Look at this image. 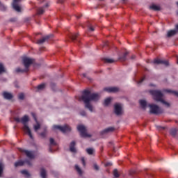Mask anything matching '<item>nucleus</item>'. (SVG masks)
Listing matches in <instances>:
<instances>
[{"label": "nucleus", "instance_id": "obj_8", "mask_svg": "<svg viewBox=\"0 0 178 178\" xmlns=\"http://www.w3.org/2000/svg\"><path fill=\"white\" fill-rule=\"evenodd\" d=\"M26 164L28 166H31V161L29 159H25L24 161H19L15 163V168H17V166H23V165Z\"/></svg>", "mask_w": 178, "mask_h": 178}, {"label": "nucleus", "instance_id": "obj_23", "mask_svg": "<svg viewBox=\"0 0 178 178\" xmlns=\"http://www.w3.org/2000/svg\"><path fill=\"white\" fill-rule=\"evenodd\" d=\"M69 37L72 41H75V40L77 39V37H79V33H70Z\"/></svg>", "mask_w": 178, "mask_h": 178}, {"label": "nucleus", "instance_id": "obj_22", "mask_svg": "<svg viewBox=\"0 0 178 178\" xmlns=\"http://www.w3.org/2000/svg\"><path fill=\"white\" fill-rule=\"evenodd\" d=\"M178 129L177 128H172L170 131V134L172 137L176 136V134H177Z\"/></svg>", "mask_w": 178, "mask_h": 178}, {"label": "nucleus", "instance_id": "obj_48", "mask_svg": "<svg viewBox=\"0 0 178 178\" xmlns=\"http://www.w3.org/2000/svg\"><path fill=\"white\" fill-rule=\"evenodd\" d=\"M105 166H112V163H106L105 164Z\"/></svg>", "mask_w": 178, "mask_h": 178}, {"label": "nucleus", "instance_id": "obj_51", "mask_svg": "<svg viewBox=\"0 0 178 178\" xmlns=\"http://www.w3.org/2000/svg\"><path fill=\"white\" fill-rule=\"evenodd\" d=\"M83 77H87V74H83Z\"/></svg>", "mask_w": 178, "mask_h": 178}, {"label": "nucleus", "instance_id": "obj_3", "mask_svg": "<svg viewBox=\"0 0 178 178\" xmlns=\"http://www.w3.org/2000/svg\"><path fill=\"white\" fill-rule=\"evenodd\" d=\"M35 61L34 58H30L29 57H24L22 59V63L24 66V69H21L19 67L16 69L17 73H27L29 72V68L33 63Z\"/></svg>", "mask_w": 178, "mask_h": 178}, {"label": "nucleus", "instance_id": "obj_4", "mask_svg": "<svg viewBox=\"0 0 178 178\" xmlns=\"http://www.w3.org/2000/svg\"><path fill=\"white\" fill-rule=\"evenodd\" d=\"M21 122L24 124V127H23L24 131L28 134V136H29L30 138L33 140V134H31V130L29 127V125H27V122H29V116L24 115L21 119Z\"/></svg>", "mask_w": 178, "mask_h": 178}, {"label": "nucleus", "instance_id": "obj_39", "mask_svg": "<svg viewBox=\"0 0 178 178\" xmlns=\"http://www.w3.org/2000/svg\"><path fill=\"white\" fill-rule=\"evenodd\" d=\"M113 176L114 177H119V172H118L117 169L113 170Z\"/></svg>", "mask_w": 178, "mask_h": 178}, {"label": "nucleus", "instance_id": "obj_30", "mask_svg": "<svg viewBox=\"0 0 178 178\" xmlns=\"http://www.w3.org/2000/svg\"><path fill=\"white\" fill-rule=\"evenodd\" d=\"M103 60L106 63H113V62H115V60H113L112 58H104Z\"/></svg>", "mask_w": 178, "mask_h": 178}, {"label": "nucleus", "instance_id": "obj_35", "mask_svg": "<svg viewBox=\"0 0 178 178\" xmlns=\"http://www.w3.org/2000/svg\"><path fill=\"white\" fill-rule=\"evenodd\" d=\"M7 7L2 4V3L0 2V10H2L3 12H5V10H6Z\"/></svg>", "mask_w": 178, "mask_h": 178}, {"label": "nucleus", "instance_id": "obj_17", "mask_svg": "<svg viewBox=\"0 0 178 178\" xmlns=\"http://www.w3.org/2000/svg\"><path fill=\"white\" fill-rule=\"evenodd\" d=\"M75 147H76V142L75 141L71 142L70 145V151L74 153L77 152V150L76 149Z\"/></svg>", "mask_w": 178, "mask_h": 178}, {"label": "nucleus", "instance_id": "obj_14", "mask_svg": "<svg viewBox=\"0 0 178 178\" xmlns=\"http://www.w3.org/2000/svg\"><path fill=\"white\" fill-rule=\"evenodd\" d=\"M104 91H107V92H118V91H119V88L118 87L105 88Z\"/></svg>", "mask_w": 178, "mask_h": 178}, {"label": "nucleus", "instance_id": "obj_32", "mask_svg": "<svg viewBox=\"0 0 178 178\" xmlns=\"http://www.w3.org/2000/svg\"><path fill=\"white\" fill-rule=\"evenodd\" d=\"M86 152H87V154H88V155H92V154H94V149L88 148V149H86Z\"/></svg>", "mask_w": 178, "mask_h": 178}, {"label": "nucleus", "instance_id": "obj_10", "mask_svg": "<svg viewBox=\"0 0 178 178\" xmlns=\"http://www.w3.org/2000/svg\"><path fill=\"white\" fill-rule=\"evenodd\" d=\"M153 63H154V65H165V66H169V61L166 60L154 59Z\"/></svg>", "mask_w": 178, "mask_h": 178}, {"label": "nucleus", "instance_id": "obj_53", "mask_svg": "<svg viewBox=\"0 0 178 178\" xmlns=\"http://www.w3.org/2000/svg\"><path fill=\"white\" fill-rule=\"evenodd\" d=\"M161 129H165V127H161Z\"/></svg>", "mask_w": 178, "mask_h": 178}, {"label": "nucleus", "instance_id": "obj_46", "mask_svg": "<svg viewBox=\"0 0 178 178\" xmlns=\"http://www.w3.org/2000/svg\"><path fill=\"white\" fill-rule=\"evenodd\" d=\"M81 116H86V111H81Z\"/></svg>", "mask_w": 178, "mask_h": 178}, {"label": "nucleus", "instance_id": "obj_54", "mask_svg": "<svg viewBox=\"0 0 178 178\" xmlns=\"http://www.w3.org/2000/svg\"><path fill=\"white\" fill-rule=\"evenodd\" d=\"M177 15H178V11L177 12Z\"/></svg>", "mask_w": 178, "mask_h": 178}, {"label": "nucleus", "instance_id": "obj_31", "mask_svg": "<svg viewBox=\"0 0 178 178\" xmlns=\"http://www.w3.org/2000/svg\"><path fill=\"white\" fill-rule=\"evenodd\" d=\"M36 125H34V130H35V131H38V130H40V127H41V125L40 124V123L38 122H38H36Z\"/></svg>", "mask_w": 178, "mask_h": 178}, {"label": "nucleus", "instance_id": "obj_28", "mask_svg": "<svg viewBox=\"0 0 178 178\" xmlns=\"http://www.w3.org/2000/svg\"><path fill=\"white\" fill-rule=\"evenodd\" d=\"M112 101V99L111 97H108L104 100V106H108L109 104H111V102Z\"/></svg>", "mask_w": 178, "mask_h": 178}, {"label": "nucleus", "instance_id": "obj_7", "mask_svg": "<svg viewBox=\"0 0 178 178\" xmlns=\"http://www.w3.org/2000/svg\"><path fill=\"white\" fill-rule=\"evenodd\" d=\"M77 130L79 131L81 136L84 138H87L91 137L90 134H87V129L84 127V125H78Z\"/></svg>", "mask_w": 178, "mask_h": 178}, {"label": "nucleus", "instance_id": "obj_37", "mask_svg": "<svg viewBox=\"0 0 178 178\" xmlns=\"http://www.w3.org/2000/svg\"><path fill=\"white\" fill-rule=\"evenodd\" d=\"M2 173H3V163H0V177L2 176Z\"/></svg>", "mask_w": 178, "mask_h": 178}, {"label": "nucleus", "instance_id": "obj_6", "mask_svg": "<svg viewBox=\"0 0 178 178\" xmlns=\"http://www.w3.org/2000/svg\"><path fill=\"white\" fill-rule=\"evenodd\" d=\"M54 130H60V131H62V133H69L70 131H72V128L70 126L65 124L64 126L60 125H54L53 126Z\"/></svg>", "mask_w": 178, "mask_h": 178}, {"label": "nucleus", "instance_id": "obj_5", "mask_svg": "<svg viewBox=\"0 0 178 178\" xmlns=\"http://www.w3.org/2000/svg\"><path fill=\"white\" fill-rule=\"evenodd\" d=\"M149 107L150 108V113H152L153 115H160V113H163V110L156 104H149Z\"/></svg>", "mask_w": 178, "mask_h": 178}, {"label": "nucleus", "instance_id": "obj_49", "mask_svg": "<svg viewBox=\"0 0 178 178\" xmlns=\"http://www.w3.org/2000/svg\"><path fill=\"white\" fill-rule=\"evenodd\" d=\"M89 30L90 31H94V27H92V26H90L89 27Z\"/></svg>", "mask_w": 178, "mask_h": 178}, {"label": "nucleus", "instance_id": "obj_29", "mask_svg": "<svg viewBox=\"0 0 178 178\" xmlns=\"http://www.w3.org/2000/svg\"><path fill=\"white\" fill-rule=\"evenodd\" d=\"M21 173L25 176V177H30L31 175H30L29 172L26 170H23L21 171Z\"/></svg>", "mask_w": 178, "mask_h": 178}, {"label": "nucleus", "instance_id": "obj_16", "mask_svg": "<svg viewBox=\"0 0 178 178\" xmlns=\"http://www.w3.org/2000/svg\"><path fill=\"white\" fill-rule=\"evenodd\" d=\"M49 6V3H47L43 7H40L38 9V15H43L44 12H45L44 8H48Z\"/></svg>", "mask_w": 178, "mask_h": 178}, {"label": "nucleus", "instance_id": "obj_36", "mask_svg": "<svg viewBox=\"0 0 178 178\" xmlns=\"http://www.w3.org/2000/svg\"><path fill=\"white\" fill-rule=\"evenodd\" d=\"M5 72V67H3V64L2 63H0V74L1 73Z\"/></svg>", "mask_w": 178, "mask_h": 178}, {"label": "nucleus", "instance_id": "obj_12", "mask_svg": "<svg viewBox=\"0 0 178 178\" xmlns=\"http://www.w3.org/2000/svg\"><path fill=\"white\" fill-rule=\"evenodd\" d=\"M19 149L20 152H24V154H26L27 158H29V159H34V154H33V152L23 149L21 148H19Z\"/></svg>", "mask_w": 178, "mask_h": 178}, {"label": "nucleus", "instance_id": "obj_26", "mask_svg": "<svg viewBox=\"0 0 178 178\" xmlns=\"http://www.w3.org/2000/svg\"><path fill=\"white\" fill-rule=\"evenodd\" d=\"M127 55H129V53L128 52H125L123 56H120L119 58L120 60H121V62H124L127 59Z\"/></svg>", "mask_w": 178, "mask_h": 178}, {"label": "nucleus", "instance_id": "obj_21", "mask_svg": "<svg viewBox=\"0 0 178 178\" xmlns=\"http://www.w3.org/2000/svg\"><path fill=\"white\" fill-rule=\"evenodd\" d=\"M164 92H168V94H172V95H175V97H178V92L169 90V89H165L164 90Z\"/></svg>", "mask_w": 178, "mask_h": 178}, {"label": "nucleus", "instance_id": "obj_20", "mask_svg": "<svg viewBox=\"0 0 178 178\" xmlns=\"http://www.w3.org/2000/svg\"><path fill=\"white\" fill-rule=\"evenodd\" d=\"M3 97L5 98V99H12V98H13V95L8 92H3Z\"/></svg>", "mask_w": 178, "mask_h": 178}, {"label": "nucleus", "instance_id": "obj_15", "mask_svg": "<svg viewBox=\"0 0 178 178\" xmlns=\"http://www.w3.org/2000/svg\"><path fill=\"white\" fill-rule=\"evenodd\" d=\"M113 131H115V127H110L102 131V134H108V133H113Z\"/></svg>", "mask_w": 178, "mask_h": 178}, {"label": "nucleus", "instance_id": "obj_42", "mask_svg": "<svg viewBox=\"0 0 178 178\" xmlns=\"http://www.w3.org/2000/svg\"><path fill=\"white\" fill-rule=\"evenodd\" d=\"M81 162H82V165L83 166H86V160L84 159V157L81 158Z\"/></svg>", "mask_w": 178, "mask_h": 178}, {"label": "nucleus", "instance_id": "obj_43", "mask_svg": "<svg viewBox=\"0 0 178 178\" xmlns=\"http://www.w3.org/2000/svg\"><path fill=\"white\" fill-rule=\"evenodd\" d=\"M15 122H17V123H20L22 122V120H20L19 118L16 117L15 118Z\"/></svg>", "mask_w": 178, "mask_h": 178}, {"label": "nucleus", "instance_id": "obj_18", "mask_svg": "<svg viewBox=\"0 0 178 178\" xmlns=\"http://www.w3.org/2000/svg\"><path fill=\"white\" fill-rule=\"evenodd\" d=\"M51 37H52V35H47L44 38H42V39H40L39 40L37 41V44H44V42H45V41L47 40H49V38H51Z\"/></svg>", "mask_w": 178, "mask_h": 178}, {"label": "nucleus", "instance_id": "obj_1", "mask_svg": "<svg viewBox=\"0 0 178 178\" xmlns=\"http://www.w3.org/2000/svg\"><path fill=\"white\" fill-rule=\"evenodd\" d=\"M81 99L83 101L85 107L90 111V112H94L92 105H91V101L97 102L99 100V95L98 93H92L91 91L86 90L83 92V95Z\"/></svg>", "mask_w": 178, "mask_h": 178}, {"label": "nucleus", "instance_id": "obj_52", "mask_svg": "<svg viewBox=\"0 0 178 178\" xmlns=\"http://www.w3.org/2000/svg\"><path fill=\"white\" fill-rule=\"evenodd\" d=\"M81 17V16H76V18H77V19H80Z\"/></svg>", "mask_w": 178, "mask_h": 178}, {"label": "nucleus", "instance_id": "obj_41", "mask_svg": "<svg viewBox=\"0 0 178 178\" xmlns=\"http://www.w3.org/2000/svg\"><path fill=\"white\" fill-rule=\"evenodd\" d=\"M31 115L33 118L35 122H36V123H38V121L37 120V115H35V113H31Z\"/></svg>", "mask_w": 178, "mask_h": 178}, {"label": "nucleus", "instance_id": "obj_50", "mask_svg": "<svg viewBox=\"0 0 178 178\" xmlns=\"http://www.w3.org/2000/svg\"><path fill=\"white\" fill-rule=\"evenodd\" d=\"M131 59H136V56H132Z\"/></svg>", "mask_w": 178, "mask_h": 178}, {"label": "nucleus", "instance_id": "obj_34", "mask_svg": "<svg viewBox=\"0 0 178 178\" xmlns=\"http://www.w3.org/2000/svg\"><path fill=\"white\" fill-rule=\"evenodd\" d=\"M75 169L76 172L79 173V175H82L83 172L81 171V168H80V167H79L78 165H75Z\"/></svg>", "mask_w": 178, "mask_h": 178}, {"label": "nucleus", "instance_id": "obj_19", "mask_svg": "<svg viewBox=\"0 0 178 178\" xmlns=\"http://www.w3.org/2000/svg\"><path fill=\"white\" fill-rule=\"evenodd\" d=\"M50 145L49 148V152H54V149H52V145H56V143H55V140L52 138H50Z\"/></svg>", "mask_w": 178, "mask_h": 178}, {"label": "nucleus", "instance_id": "obj_25", "mask_svg": "<svg viewBox=\"0 0 178 178\" xmlns=\"http://www.w3.org/2000/svg\"><path fill=\"white\" fill-rule=\"evenodd\" d=\"M40 176L42 178H47V171L44 168L40 170Z\"/></svg>", "mask_w": 178, "mask_h": 178}, {"label": "nucleus", "instance_id": "obj_24", "mask_svg": "<svg viewBox=\"0 0 178 178\" xmlns=\"http://www.w3.org/2000/svg\"><path fill=\"white\" fill-rule=\"evenodd\" d=\"M139 104L143 109H145V108H147V102L145 100H140Z\"/></svg>", "mask_w": 178, "mask_h": 178}, {"label": "nucleus", "instance_id": "obj_13", "mask_svg": "<svg viewBox=\"0 0 178 178\" xmlns=\"http://www.w3.org/2000/svg\"><path fill=\"white\" fill-rule=\"evenodd\" d=\"M178 33V24L175 25V29L170 30L167 33V37L170 38L173 37V35H176V34Z\"/></svg>", "mask_w": 178, "mask_h": 178}, {"label": "nucleus", "instance_id": "obj_27", "mask_svg": "<svg viewBox=\"0 0 178 178\" xmlns=\"http://www.w3.org/2000/svg\"><path fill=\"white\" fill-rule=\"evenodd\" d=\"M149 9H152V10H156V12H158L159 10H161V7L156 5H152L149 7Z\"/></svg>", "mask_w": 178, "mask_h": 178}, {"label": "nucleus", "instance_id": "obj_47", "mask_svg": "<svg viewBox=\"0 0 178 178\" xmlns=\"http://www.w3.org/2000/svg\"><path fill=\"white\" fill-rule=\"evenodd\" d=\"M65 2V0H58V3H63Z\"/></svg>", "mask_w": 178, "mask_h": 178}, {"label": "nucleus", "instance_id": "obj_11", "mask_svg": "<svg viewBox=\"0 0 178 178\" xmlns=\"http://www.w3.org/2000/svg\"><path fill=\"white\" fill-rule=\"evenodd\" d=\"M114 112L118 116L122 115V105L120 104H115L114 105Z\"/></svg>", "mask_w": 178, "mask_h": 178}, {"label": "nucleus", "instance_id": "obj_38", "mask_svg": "<svg viewBox=\"0 0 178 178\" xmlns=\"http://www.w3.org/2000/svg\"><path fill=\"white\" fill-rule=\"evenodd\" d=\"M40 136L42 138H45V137H47V130H44V132L40 133Z\"/></svg>", "mask_w": 178, "mask_h": 178}, {"label": "nucleus", "instance_id": "obj_33", "mask_svg": "<svg viewBox=\"0 0 178 178\" xmlns=\"http://www.w3.org/2000/svg\"><path fill=\"white\" fill-rule=\"evenodd\" d=\"M37 88L38 91L44 90L45 88V83H41L40 85L38 86Z\"/></svg>", "mask_w": 178, "mask_h": 178}, {"label": "nucleus", "instance_id": "obj_2", "mask_svg": "<svg viewBox=\"0 0 178 178\" xmlns=\"http://www.w3.org/2000/svg\"><path fill=\"white\" fill-rule=\"evenodd\" d=\"M149 93L153 96V99L154 101H156V102H161V104L166 105L168 107L170 106V104L168 102L163 100V93H162L161 90H149Z\"/></svg>", "mask_w": 178, "mask_h": 178}, {"label": "nucleus", "instance_id": "obj_44", "mask_svg": "<svg viewBox=\"0 0 178 178\" xmlns=\"http://www.w3.org/2000/svg\"><path fill=\"white\" fill-rule=\"evenodd\" d=\"M94 168L95 170H99V167L97 164H94Z\"/></svg>", "mask_w": 178, "mask_h": 178}, {"label": "nucleus", "instance_id": "obj_9", "mask_svg": "<svg viewBox=\"0 0 178 178\" xmlns=\"http://www.w3.org/2000/svg\"><path fill=\"white\" fill-rule=\"evenodd\" d=\"M19 2H22V0H13V8L16 12H22V8L19 6Z\"/></svg>", "mask_w": 178, "mask_h": 178}, {"label": "nucleus", "instance_id": "obj_45", "mask_svg": "<svg viewBox=\"0 0 178 178\" xmlns=\"http://www.w3.org/2000/svg\"><path fill=\"white\" fill-rule=\"evenodd\" d=\"M144 80H145V76H144L143 78H142L138 82V84H141V83H143V81H144Z\"/></svg>", "mask_w": 178, "mask_h": 178}, {"label": "nucleus", "instance_id": "obj_40", "mask_svg": "<svg viewBox=\"0 0 178 178\" xmlns=\"http://www.w3.org/2000/svg\"><path fill=\"white\" fill-rule=\"evenodd\" d=\"M18 98H19V99H21V100L24 99V93H20V94L18 95Z\"/></svg>", "mask_w": 178, "mask_h": 178}]
</instances>
